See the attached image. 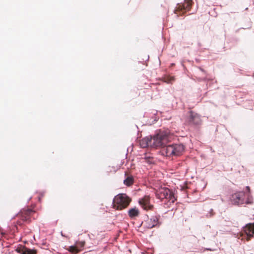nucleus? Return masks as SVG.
<instances>
[{"mask_svg": "<svg viewBox=\"0 0 254 254\" xmlns=\"http://www.w3.org/2000/svg\"><path fill=\"white\" fill-rule=\"evenodd\" d=\"M246 191H238L231 195V201L235 205H249L254 203V199L251 193L250 188L247 186Z\"/></svg>", "mask_w": 254, "mask_h": 254, "instance_id": "obj_2", "label": "nucleus"}, {"mask_svg": "<svg viewBox=\"0 0 254 254\" xmlns=\"http://www.w3.org/2000/svg\"><path fill=\"white\" fill-rule=\"evenodd\" d=\"M159 218V216H152L148 223V227L150 228H152L153 227H156L157 226L159 225V223L158 222Z\"/></svg>", "mask_w": 254, "mask_h": 254, "instance_id": "obj_10", "label": "nucleus"}, {"mask_svg": "<svg viewBox=\"0 0 254 254\" xmlns=\"http://www.w3.org/2000/svg\"><path fill=\"white\" fill-rule=\"evenodd\" d=\"M190 3H191V1H189L188 3L187 4V7L189 6L190 4Z\"/></svg>", "mask_w": 254, "mask_h": 254, "instance_id": "obj_15", "label": "nucleus"}, {"mask_svg": "<svg viewBox=\"0 0 254 254\" xmlns=\"http://www.w3.org/2000/svg\"><path fill=\"white\" fill-rule=\"evenodd\" d=\"M128 214L131 218H132L138 215L139 211L136 207L132 208L128 210Z\"/></svg>", "mask_w": 254, "mask_h": 254, "instance_id": "obj_11", "label": "nucleus"}, {"mask_svg": "<svg viewBox=\"0 0 254 254\" xmlns=\"http://www.w3.org/2000/svg\"><path fill=\"white\" fill-rule=\"evenodd\" d=\"M84 242H79L76 246H71L68 248V251L73 254H76L80 252L84 246Z\"/></svg>", "mask_w": 254, "mask_h": 254, "instance_id": "obj_9", "label": "nucleus"}, {"mask_svg": "<svg viewBox=\"0 0 254 254\" xmlns=\"http://www.w3.org/2000/svg\"><path fill=\"white\" fill-rule=\"evenodd\" d=\"M138 202L144 210H150L153 207V206L150 204V198L148 196H145L139 199Z\"/></svg>", "mask_w": 254, "mask_h": 254, "instance_id": "obj_8", "label": "nucleus"}, {"mask_svg": "<svg viewBox=\"0 0 254 254\" xmlns=\"http://www.w3.org/2000/svg\"><path fill=\"white\" fill-rule=\"evenodd\" d=\"M36 252L35 250L26 249L23 253V254H36Z\"/></svg>", "mask_w": 254, "mask_h": 254, "instance_id": "obj_14", "label": "nucleus"}, {"mask_svg": "<svg viewBox=\"0 0 254 254\" xmlns=\"http://www.w3.org/2000/svg\"><path fill=\"white\" fill-rule=\"evenodd\" d=\"M131 201V198L125 193H119L116 195L113 200L115 209L122 210L127 207Z\"/></svg>", "mask_w": 254, "mask_h": 254, "instance_id": "obj_4", "label": "nucleus"}, {"mask_svg": "<svg viewBox=\"0 0 254 254\" xmlns=\"http://www.w3.org/2000/svg\"><path fill=\"white\" fill-rule=\"evenodd\" d=\"M205 250L210 251H212L211 249H209V248H206V249H205Z\"/></svg>", "mask_w": 254, "mask_h": 254, "instance_id": "obj_16", "label": "nucleus"}, {"mask_svg": "<svg viewBox=\"0 0 254 254\" xmlns=\"http://www.w3.org/2000/svg\"><path fill=\"white\" fill-rule=\"evenodd\" d=\"M170 139L168 129L159 130L153 136H147L140 140L139 144L141 148L157 147L166 144Z\"/></svg>", "mask_w": 254, "mask_h": 254, "instance_id": "obj_1", "label": "nucleus"}, {"mask_svg": "<svg viewBox=\"0 0 254 254\" xmlns=\"http://www.w3.org/2000/svg\"><path fill=\"white\" fill-rule=\"evenodd\" d=\"M243 231L246 235L248 240L254 237V223H249L243 227Z\"/></svg>", "mask_w": 254, "mask_h": 254, "instance_id": "obj_6", "label": "nucleus"}, {"mask_svg": "<svg viewBox=\"0 0 254 254\" xmlns=\"http://www.w3.org/2000/svg\"><path fill=\"white\" fill-rule=\"evenodd\" d=\"M171 139L165 144L160 146L162 147L161 153L166 156H179L181 155L185 150V146L183 144H167L172 139V136L169 132Z\"/></svg>", "mask_w": 254, "mask_h": 254, "instance_id": "obj_3", "label": "nucleus"}, {"mask_svg": "<svg viewBox=\"0 0 254 254\" xmlns=\"http://www.w3.org/2000/svg\"><path fill=\"white\" fill-rule=\"evenodd\" d=\"M158 198L163 199L164 198L169 199L172 202H174V197L171 193L170 190L167 188L160 189L156 193Z\"/></svg>", "mask_w": 254, "mask_h": 254, "instance_id": "obj_5", "label": "nucleus"}, {"mask_svg": "<svg viewBox=\"0 0 254 254\" xmlns=\"http://www.w3.org/2000/svg\"><path fill=\"white\" fill-rule=\"evenodd\" d=\"M143 159H144L145 162L149 165L153 164L155 163L154 158L150 155L145 154Z\"/></svg>", "mask_w": 254, "mask_h": 254, "instance_id": "obj_12", "label": "nucleus"}, {"mask_svg": "<svg viewBox=\"0 0 254 254\" xmlns=\"http://www.w3.org/2000/svg\"><path fill=\"white\" fill-rule=\"evenodd\" d=\"M201 122L200 116L197 113L190 112L189 118V123L190 125H198L201 124Z\"/></svg>", "mask_w": 254, "mask_h": 254, "instance_id": "obj_7", "label": "nucleus"}, {"mask_svg": "<svg viewBox=\"0 0 254 254\" xmlns=\"http://www.w3.org/2000/svg\"><path fill=\"white\" fill-rule=\"evenodd\" d=\"M199 69H200L201 71H203V69H202V68H201V67H199Z\"/></svg>", "mask_w": 254, "mask_h": 254, "instance_id": "obj_17", "label": "nucleus"}, {"mask_svg": "<svg viewBox=\"0 0 254 254\" xmlns=\"http://www.w3.org/2000/svg\"><path fill=\"white\" fill-rule=\"evenodd\" d=\"M133 178L130 177H128L124 181V184L127 186H129L131 185H132L133 184Z\"/></svg>", "mask_w": 254, "mask_h": 254, "instance_id": "obj_13", "label": "nucleus"}]
</instances>
